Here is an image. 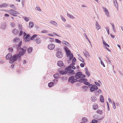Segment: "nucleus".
<instances>
[{
  "label": "nucleus",
  "instance_id": "nucleus-1",
  "mask_svg": "<svg viewBox=\"0 0 123 123\" xmlns=\"http://www.w3.org/2000/svg\"><path fill=\"white\" fill-rule=\"evenodd\" d=\"M26 47H23V48L21 47L19 48L20 51L19 54H15L13 55L10 59L9 61V62L10 63H13L14 62L16 61L18 59H19L21 57V55H23L25 53L26 50Z\"/></svg>",
  "mask_w": 123,
  "mask_h": 123
},
{
  "label": "nucleus",
  "instance_id": "nucleus-2",
  "mask_svg": "<svg viewBox=\"0 0 123 123\" xmlns=\"http://www.w3.org/2000/svg\"><path fill=\"white\" fill-rule=\"evenodd\" d=\"M89 88H90V91L92 92L94 91L95 90H97L98 89V87L95 85H93L92 84H91L90 86H89Z\"/></svg>",
  "mask_w": 123,
  "mask_h": 123
},
{
  "label": "nucleus",
  "instance_id": "nucleus-3",
  "mask_svg": "<svg viewBox=\"0 0 123 123\" xmlns=\"http://www.w3.org/2000/svg\"><path fill=\"white\" fill-rule=\"evenodd\" d=\"M82 74V73L80 72L77 73L76 75H75V77L76 78L79 79L81 78V76Z\"/></svg>",
  "mask_w": 123,
  "mask_h": 123
},
{
  "label": "nucleus",
  "instance_id": "nucleus-4",
  "mask_svg": "<svg viewBox=\"0 0 123 123\" xmlns=\"http://www.w3.org/2000/svg\"><path fill=\"white\" fill-rule=\"evenodd\" d=\"M56 56L58 58H61L63 57L62 53L60 51H58L56 54Z\"/></svg>",
  "mask_w": 123,
  "mask_h": 123
},
{
  "label": "nucleus",
  "instance_id": "nucleus-5",
  "mask_svg": "<svg viewBox=\"0 0 123 123\" xmlns=\"http://www.w3.org/2000/svg\"><path fill=\"white\" fill-rule=\"evenodd\" d=\"M55 47V45L53 44H50L48 46V49L50 50H52L54 49Z\"/></svg>",
  "mask_w": 123,
  "mask_h": 123
},
{
  "label": "nucleus",
  "instance_id": "nucleus-6",
  "mask_svg": "<svg viewBox=\"0 0 123 123\" xmlns=\"http://www.w3.org/2000/svg\"><path fill=\"white\" fill-rule=\"evenodd\" d=\"M31 36H30L29 34H27L25 37V42H27L31 40Z\"/></svg>",
  "mask_w": 123,
  "mask_h": 123
},
{
  "label": "nucleus",
  "instance_id": "nucleus-7",
  "mask_svg": "<svg viewBox=\"0 0 123 123\" xmlns=\"http://www.w3.org/2000/svg\"><path fill=\"white\" fill-rule=\"evenodd\" d=\"M19 41L20 39H19V38L18 37L14 38L13 40V42L16 43H17Z\"/></svg>",
  "mask_w": 123,
  "mask_h": 123
},
{
  "label": "nucleus",
  "instance_id": "nucleus-8",
  "mask_svg": "<svg viewBox=\"0 0 123 123\" xmlns=\"http://www.w3.org/2000/svg\"><path fill=\"white\" fill-rule=\"evenodd\" d=\"M12 54L11 53H9L7 54L6 56V58L7 59H10L12 57Z\"/></svg>",
  "mask_w": 123,
  "mask_h": 123
},
{
  "label": "nucleus",
  "instance_id": "nucleus-9",
  "mask_svg": "<svg viewBox=\"0 0 123 123\" xmlns=\"http://www.w3.org/2000/svg\"><path fill=\"white\" fill-rule=\"evenodd\" d=\"M9 12L11 14H18V12L13 10H10Z\"/></svg>",
  "mask_w": 123,
  "mask_h": 123
},
{
  "label": "nucleus",
  "instance_id": "nucleus-10",
  "mask_svg": "<svg viewBox=\"0 0 123 123\" xmlns=\"http://www.w3.org/2000/svg\"><path fill=\"white\" fill-rule=\"evenodd\" d=\"M57 65L61 67L63 65V64L62 61H59L58 62Z\"/></svg>",
  "mask_w": 123,
  "mask_h": 123
},
{
  "label": "nucleus",
  "instance_id": "nucleus-11",
  "mask_svg": "<svg viewBox=\"0 0 123 123\" xmlns=\"http://www.w3.org/2000/svg\"><path fill=\"white\" fill-rule=\"evenodd\" d=\"M59 75V74H54L53 75L54 78L55 79H58L60 78V76Z\"/></svg>",
  "mask_w": 123,
  "mask_h": 123
},
{
  "label": "nucleus",
  "instance_id": "nucleus-12",
  "mask_svg": "<svg viewBox=\"0 0 123 123\" xmlns=\"http://www.w3.org/2000/svg\"><path fill=\"white\" fill-rule=\"evenodd\" d=\"M60 73L62 75H63L67 73V72L65 70H61L60 71Z\"/></svg>",
  "mask_w": 123,
  "mask_h": 123
},
{
  "label": "nucleus",
  "instance_id": "nucleus-13",
  "mask_svg": "<svg viewBox=\"0 0 123 123\" xmlns=\"http://www.w3.org/2000/svg\"><path fill=\"white\" fill-rule=\"evenodd\" d=\"M41 42V40L39 38H37L35 40V42L38 44L40 43Z\"/></svg>",
  "mask_w": 123,
  "mask_h": 123
},
{
  "label": "nucleus",
  "instance_id": "nucleus-14",
  "mask_svg": "<svg viewBox=\"0 0 123 123\" xmlns=\"http://www.w3.org/2000/svg\"><path fill=\"white\" fill-rule=\"evenodd\" d=\"M8 6V5L6 3H3L1 4L0 5V8L2 7H6Z\"/></svg>",
  "mask_w": 123,
  "mask_h": 123
},
{
  "label": "nucleus",
  "instance_id": "nucleus-15",
  "mask_svg": "<svg viewBox=\"0 0 123 123\" xmlns=\"http://www.w3.org/2000/svg\"><path fill=\"white\" fill-rule=\"evenodd\" d=\"M22 41H21L19 43L18 45L17 44L16 45V46L17 47V49L18 48L21 46L22 44Z\"/></svg>",
  "mask_w": 123,
  "mask_h": 123
},
{
  "label": "nucleus",
  "instance_id": "nucleus-16",
  "mask_svg": "<svg viewBox=\"0 0 123 123\" xmlns=\"http://www.w3.org/2000/svg\"><path fill=\"white\" fill-rule=\"evenodd\" d=\"M12 32L15 35L17 34L18 33V31L16 29L13 30Z\"/></svg>",
  "mask_w": 123,
  "mask_h": 123
},
{
  "label": "nucleus",
  "instance_id": "nucleus-17",
  "mask_svg": "<svg viewBox=\"0 0 123 123\" xmlns=\"http://www.w3.org/2000/svg\"><path fill=\"white\" fill-rule=\"evenodd\" d=\"M96 29L97 30H98L100 28V27L99 25H98V23L97 22H96Z\"/></svg>",
  "mask_w": 123,
  "mask_h": 123
},
{
  "label": "nucleus",
  "instance_id": "nucleus-18",
  "mask_svg": "<svg viewBox=\"0 0 123 123\" xmlns=\"http://www.w3.org/2000/svg\"><path fill=\"white\" fill-rule=\"evenodd\" d=\"M72 64H70L69 66L65 68V70H69V69H71L72 68Z\"/></svg>",
  "mask_w": 123,
  "mask_h": 123
},
{
  "label": "nucleus",
  "instance_id": "nucleus-19",
  "mask_svg": "<svg viewBox=\"0 0 123 123\" xmlns=\"http://www.w3.org/2000/svg\"><path fill=\"white\" fill-rule=\"evenodd\" d=\"M100 100L101 102L103 103L104 102V98L102 95H100Z\"/></svg>",
  "mask_w": 123,
  "mask_h": 123
},
{
  "label": "nucleus",
  "instance_id": "nucleus-20",
  "mask_svg": "<svg viewBox=\"0 0 123 123\" xmlns=\"http://www.w3.org/2000/svg\"><path fill=\"white\" fill-rule=\"evenodd\" d=\"M54 83L53 82H51L48 84V86L49 87H51L54 85Z\"/></svg>",
  "mask_w": 123,
  "mask_h": 123
},
{
  "label": "nucleus",
  "instance_id": "nucleus-21",
  "mask_svg": "<svg viewBox=\"0 0 123 123\" xmlns=\"http://www.w3.org/2000/svg\"><path fill=\"white\" fill-rule=\"evenodd\" d=\"M37 36V35L36 34L33 35L30 38L31 40H33Z\"/></svg>",
  "mask_w": 123,
  "mask_h": 123
},
{
  "label": "nucleus",
  "instance_id": "nucleus-22",
  "mask_svg": "<svg viewBox=\"0 0 123 123\" xmlns=\"http://www.w3.org/2000/svg\"><path fill=\"white\" fill-rule=\"evenodd\" d=\"M113 2L115 6L116 7H117V6L118 7V4L116 0H113Z\"/></svg>",
  "mask_w": 123,
  "mask_h": 123
},
{
  "label": "nucleus",
  "instance_id": "nucleus-23",
  "mask_svg": "<svg viewBox=\"0 0 123 123\" xmlns=\"http://www.w3.org/2000/svg\"><path fill=\"white\" fill-rule=\"evenodd\" d=\"M71 53V51L70 50H68V51L66 52V54L67 55V57H69V55Z\"/></svg>",
  "mask_w": 123,
  "mask_h": 123
},
{
  "label": "nucleus",
  "instance_id": "nucleus-24",
  "mask_svg": "<svg viewBox=\"0 0 123 123\" xmlns=\"http://www.w3.org/2000/svg\"><path fill=\"white\" fill-rule=\"evenodd\" d=\"M73 59L72 60V62L73 64L74 65L75 63L74 62H75L76 60L75 57H73Z\"/></svg>",
  "mask_w": 123,
  "mask_h": 123
},
{
  "label": "nucleus",
  "instance_id": "nucleus-25",
  "mask_svg": "<svg viewBox=\"0 0 123 123\" xmlns=\"http://www.w3.org/2000/svg\"><path fill=\"white\" fill-rule=\"evenodd\" d=\"M98 106L97 105H93V109L95 110H96L98 109Z\"/></svg>",
  "mask_w": 123,
  "mask_h": 123
},
{
  "label": "nucleus",
  "instance_id": "nucleus-26",
  "mask_svg": "<svg viewBox=\"0 0 123 123\" xmlns=\"http://www.w3.org/2000/svg\"><path fill=\"white\" fill-rule=\"evenodd\" d=\"M111 24L112 26V29H113V31L114 32H115L116 31V29L115 28V26L114 25V24H113V23H111Z\"/></svg>",
  "mask_w": 123,
  "mask_h": 123
},
{
  "label": "nucleus",
  "instance_id": "nucleus-27",
  "mask_svg": "<svg viewBox=\"0 0 123 123\" xmlns=\"http://www.w3.org/2000/svg\"><path fill=\"white\" fill-rule=\"evenodd\" d=\"M34 26V25L33 23L32 22H30L29 23V27L30 28Z\"/></svg>",
  "mask_w": 123,
  "mask_h": 123
},
{
  "label": "nucleus",
  "instance_id": "nucleus-28",
  "mask_svg": "<svg viewBox=\"0 0 123 123\" xmlns=\"http://www.w3.org/2000/svg\"><path fill=\"white\" fill-rule=\"evenodd\" d=\"M74 78V76H70L68 79V81L70 82V80H73Z\"/></svg>",
  "mask_w": 123,
  "mask_h": 123
},
{
  "label": "nucleus",
  "instance_id": "nucleus-29",
  "mask_svg": "<svg viewBox=\"0 0 123 123\" xmlns=\"http://www.w3.org/2000/svg\"><path fill=\"white\" fill-rule=\"evenodd\" d=\"M79 59L80 61H81L82 62H84V60L81 57H79L78 58Z\"/></svg>",
  "mask_w": 123,
  "mask_h": 123
},
{
  "label": "nucleus",
  "instance_id": "nucleus-30",
  "mask_svg": "<svg viewBox=\"0 0 123 123\" xmlns=\"http://www.w3.org/2000/svg\"><path fill=\"white\" fill-rule=\"evenodd\" d=\"M49 23L55 26L57 25V23L53 21H50Z\"/></svg>",
  "mask_w": 123,
  "mask_h": 123
},
{
  "label": "nucleus",
  "instance_id": "nucleus-31",
  "mask_svg": "<svg viewBox=\"0 0 123 123\" xmlns=\"http://www.w3.org/2000/svg\"><path fill=\"white\" fill-rule=\"evenodd\" d=\"M67 72V73H72L74 72V70L71 69L66 70Z\"/></svg>",
  "mask_w": 123,
  "mask_h": 123
},
{
  "label": "nucleus",
  "instance_id": "nucleus-32",
  "mask_svg": "<svg viewBox=\"0 0 123 123\" xmlns=\"http://www.w3.org/2000/svg\"><path fill=\"white\" fill-rule=\"evenodd\" d=\"M67 16L68 17L70 18H73L74 17H73L72 15L70 14H69L67 13Z\"/></svg>",
  "mask_w": 123,
  "mask_h": 123
},
{
  "label": "nucleus",
  "instance_id": "nucleus-33",
  "mask_svg": "<svg viewBox=\"0 0 123 123\" xmlns=\"http://www.w3.org/2000/svg\"><path fill=\"white\" fill-rule=\"evenodd\" d=\"M62 43H64L67 46H68L69 45V43L68 42L65 41H63Z\"/></svg>",
  "mask_w": 123,
  "mask_h": 123
},
{
  "label": "nucleus",
  "instance_id": "nucleus-34",
  "mask_svg": "<svg viewBox=\"0 0 123 123\" xmlns=\"http://www.w3.org/2000/svg\"><path fill=\"white\" fill-rule=\"evenodd\" d=\"M84 84L88 86H90L91 85L89 82H84Z\"/></svg>",
  "mask_w": 123,
  "mask_h": 123
},
{
  "label": "nucleus",
  "instance_id": "nucleus-35",
  "mask_svg": "<svg viewBox=\"0 0 123 123\" xmlns=\"http://www.w3.org/2000/svg\"><path fill=\"white\" fill-rule=\"evenodd\" d=\"M55 42H56L57 43H58L60 44L61 43V41L58 39H55Z\"/></svg>",
  "mask_w": 123,
  "mask_h": 123
},
{
  "label": "nucleus",
  "instance_id": "nucleus-36",
  "mask_svg": "<svg viewBox=\"0 0 123 123\" xmlns=\"http://www.w3.org/2000/svg\"><path fill=\"white\" fill-rule=\"evenodd\" d=\"M98 122V121L96 120L93 119L92 121V123H97Z\"/></svg>",
  "mask_w": 123,
  "mask_h": 123
},
{
  "label": "nucleus",
  "instance_id": "nucleus-37",
  "mask_svg": "<svg viewBox=\"0 0 123 123\" xmlns=\"http://www.w3.org/2000/svg\"><path fill=\"white\" fill-rule=\"evenodd\" d=\"M80 78V80H81V82H82L84 81H87L84 78Z\"/></svg>",
  "mask_w": 123,
  "mask_h": 123
},
{
  "label": "nucleus",
  "instance_id": "nucleus-38",
  "mask_svg": "<svg viewBox=\"0 0 123 123\" xmlns=\"http://www.w3.org/2000/svg\"><path fill=\"white\" fill-rule=\"evenodd\" d=\"M82 120L84 123L86 122L87 121V120L85 117H83Z\"/></svg>",
  "mask_w": 123,
  "mask_h": 123
},
{
  "label": "nucleus",
  "instance_id": "nucleus-39",
  "mask_svg": "<svg viewBox=\"0 0 123 123\" xmlns=\"http://www.w3.org/2000/svg\"><path fill=\"white\" fill-rule=\"evenodd\" d=\"M97 112L99 114H101L102 113V111L100 110H98L97 111Z\"/></svg>",
  "mask_w": 123,
  "mask_h": 123
},
{
  "label": "nucleus",
  "instance_id": "nucleus-40",
  "mask_svg": "<svg viewBox=\"0 0 123 123\" xmlns=\"http://www.w3.org/2000/svg\"><path fill=\"white\" fill-rule=\"evenodd\" d=\"M105 12L106 14L107 15V16H108L109 14V13L107 9L105 8Z\"/></svg>",
  "mask_w": 123,
  "mask_h": 123
},
{
  "label": "nucleus",
  "instance_id": "nucleus-41",
  "mask_svg": "<svg viewBox=\"0 0 123 123\" xmlns=\"http://www.w3.org/2000/svg\"><path fill=\"white\" fill-rule=\"evenodd\" d=\"M32 50V48H29L27 50L28 52H31Z\"/></svg>",
  "mask_w": 123,
  "mask_h": 123
},
{
  "label": "nucleus",
  "instance_id": "nucleus-42",
  "mask_svg": "<svg viewBox=\"0 0 123 123\" xmlns=\"http://www.w3.org/2000/svg\"><path fill=\"white\" fill-rule=\"evenodd\" d=\"M23 31H22V30H21L19 32V36H21L23 34Z\"/></svg>",
  "mask_w": 123,
  "mask_h": 123
},
{
  "label": "nucleus",
  "instance_id": "nucleus-43",
  "mask_svg": "<svg viewBox=\"0 0 123 123\" xmlns=\"http://www.w3.org/2000/svg\"><path fill=\"white\" fill-rule=\"evenodd\" d=\"M113 108L114 109H115L116 108L115 104V102L113 101Z\"/></svg>",
  "mask_w": 123,
  "mask_h": 123
},
{
  "label": "nucleus",
  "instance_id": "nucleus-44",
  "mask_svg": "<svg viewBox=\"0 0 123 123\" xmlns=\"http://www.w3.org/2000/svg\"><path fill=\"white\" fill-rule=\"evenodd\" d=\"M65 50L66 51V52L68 51V50H69V49L67 47H64Z\"/></svg>",
  "mask_w": 123,
  "mask_h": 123
},
{
  "label": "nucleus",
  "instance_id": "nucleus-45",
  "mask_svg": "<svg viewBox=\"0 0 123 123\" xmlns=\"http://www.w3.org/2000/svg\"><path fill=\"white\" fill-rule=\"evenodd\" d=\"M8 50L11 52H12L13 51V49L11 48H8Z\"/></svg>",
  "mask_w": 123,
  "mask_h": 123
},
{
  "label": "nucleus",
  "instance_id": "nucleus-46",
  "mask_svg": "<svg viewBox=\"0 0 123 123\" xmlns=\"http://www.w3.org/2000/svg\"><path fill=\"white\" fill-rule=\"evenodd\" d=\"M83 89H87L88 88V86H83L82 87Z\"/></svg>",
  "mask_w": 123,
  "mask_h": 123
},
{
  "label": "nucleus",
  "instance_id": "nucleus-47",
  "mask_svg": "<svg viewBox=\"0 0 123 123\" xmlns=\"http://www.w3.org/2000/svg\"><path fill=\"white\" fill-rule=\"evenodd\" d=\"M24 19L27 22L29 20V19L26 17H24Z\"/></svg>",
  "mask_w": 123,
  "mask_h": 123
},
{
  "label": "nucleus",
  "instance_id": "nucleus-48",
  "mask_svg": "<svg viewBox=\"0 0 123 123\" xmlns=\"http://www.w3.org/2000/svg\"><path fill=\"white\" fill-rule=\"evenodd\" d=\"M100 63L101 65H102V66L104 67H105V65L104 64L103 62L102 61H101Z\"/></svg>",
  "mask_w": 123,
  "mask_h": 123
},
{
  "label": "nucleus",
  "instance_id": "nucleus-49",
  "mask_svg": "<svg viewBox=\"0 0 123 123\" xmlns=\"http://www.w3.org/2000/svg\"><path fill=\"white\" fill-rule=\"evenodd\" d=\"M47 32V31L46 30H45L42 31V32L43 33H46Z\"/></svg>",
  "mask_w": 123,
  "mask_h": 123
},
{
  "label": "nucleus",
  "instance_id": "nucleus-50",
  "mask_svg": "<svg viewBox=\"0 0 123 123\" xmlns=\"http://www.w3.org/2000/svg\"><path fill=\"white\" fill-rule=\"evenodd\" d=\"M86 74L88 75V77H89L90 75L89 72H86Z\"/></svg>",
  "mask_w": 123,
  "mask_h": 123
},
{
  "label": "nucleus",
  "instance_id": "nucleus-51",
  "mask_svg": "<svg viewBox=\"0 0 123 123\" xmlns=\"http://www.w3.org/2000/svg\"><path fill=\"white\" fill-rule=\"evenodd\" d=\"M95 83L97 86H100V84L97 82H95Z\"/></svg>",
  "mask_w": 123,
  "mask_h": 123
},
{
  "label": "nucleus",
  "instance_id": "nucleus-52",
  "mask_svg": "<svg viewBox=\"0 0 123 123\" xmlns=\"http://www.w3.org/2000/svg\"><path fill=\"white\" fill-rule=\"evenodd\" d=\"M11 26L13 27H14L15 26V24L13 23H12L11 24Z\"/></svg>",
  "mask_w": 123,
  "mask_h": 123
},
{
  "label": "nucleus",
  "instance_id": "nucleus-53",
  "mask_svg": "<svg viewBox=\"0 0 123 123\" xmlns=\"http://www.w3.org/2000/svg\"><path fill=\"white\" fill-rule=\"evenodd\" d=\"M35 9L36 10H37L38 11H40L41 9L38 7H36L35 8Z\"/></svg>",
  "mask_w": 123,
  "mask_h": 123
},
{
  "label": "nucleus",
  "instance_id": "nucleus-54",
  "mask_svg": "<svg viewBox=\"0 0 123 123\" xmlns=\"http://www.w3.org/2000/svg\"><path fill=\"white\" fill-rule=\"evenodd\" d=\"M18 27H19V29L20 30H22L21 29H22V26L21 25H20V24H19L18 25Z\"/></svg>",
  "mask_w": 123,
  "mask_h": 123
},
{
  "label": "nucleus",
  "instance_id": "nucleus-55",
  "mask_svg": "<svg viewBox=\"0 0 123 123\" xmlns=\"http://www.w3.org/2000/svg\"><path fill=\"white\" fill-rule=\"evenodd\" d=\"M70 57H73V55L72 53H71L69 55Z\"/></svg>",
  "mask_w": 123,
  "mask_h": 123
},
{
  "label": "nucleus",
  "instance_id": "nucleus-56",
  "mask_svg": "<svg viewBox=\"0 0 123 123\" xmlns=\"http://www.w3.org/2000/svg\"><path fill=\"white\" fill-rule=\"evenodd\" d=\"M10 6L13 8L14 7V5H10Z\"/></svg>",
  "mask_w": 123,
  "mask_h": 123
},
{
  "label": "nucleus",
  "instance_id": "nucleus-57",
  "mask_svg": "<svg viewBox=\"0 0 123 123\" xmlns=\"http://www.w3.org/2000/svg\"><path fill=\"white\" fill-rule=\"evenodd\" d=\"M80 66L81 67H84V65L83 63H81L80 64Z\"/></svg>",
  "mask_w": 123,
  "mask_h": 123
},
{
  "label": "nucleus",
  "instance_id": "nucleus-58",
  "mask_svg": "<svg viewBox=\"0 0 123 123\" xmlns=\"http://www.w3.org/2000/svg\"><path fill=\"white\" fill-rule=\"evenodd\" d=\"M69 82H70L72 84H73L75 82L73 80H70V81Z\"/></svg>",
  "mask_w": 123,
  "mask_h": 123
},
{
  "label": "nucleus",
  "instance_id": "nucleus-59",
  "mask_svg": "<svg viewBox=\"0 0 123 123\" xmlns=\"http://www.w3.org/2000/svg\"><path fill=\"white\" fill-rule=\"evenodd\" d=\"M106 28V30L107 31L108 33V34H109V30L107 28Z\"/></svg>",
  "mask_w": 123,
  "mask_h": 123
},
{
  "label": "nucleus",
  "instance_id": "nucleus-60",
  "mask_svg": "<svg viewBox=\"0 0 123 123\" xmlns=\"http://www.w3.org/2000/svg\"><path fill=\"white\" fill-rule=\"evenodd\" d=\"M55 50L56 51H59V49L58 48H55Z\"/></svg>",
  "mask_w": 123,
  "mask_h": 123
},
{
  "label": "nucleus",
  "instance_id": "nucleus-61",
  "mask_svg": "<svg viewBox=\"0 0 123 123\" xmlns=\"http://www.w3.org/2000/svg\"><path fill=\"white\" fill-rule=\"evenodd\" d=\"M61 19H62V20L64 22H65L66 21V20L64 19L63 18H62V17H61Z\"/></svg>",
  "mask_w": 123,
  "mask_h": 123
},
{
  "label": "nucleus",
  "instance_id": "nucleus-62",
  "mask_svg": "<svg viewBox=\"0 0 123 123\" xmlns=\"http://www.w3.org/2000/svg\"><path fill=\"white\" fill-rule=\"evenodd\" d=\"M65 27H70L71 26L69 25H65Z\"/></svg>",
  "mask_w": 123,
  "mask_h": 123
},
{
  "label": "nucleus",
  "instance_id": "nucleus-63",
  "mask_svg": "<svg viewBox=\"0 0 123 123\" xmlns=\"http://www.w3.org/2000/svg\"><path fill=\"white\" fill-rule=\"evenodd\" d=\"M103 43L105 46V45L107 43L104 40H103Z\"/></svg>",
  "mask_w": 123,
  "mask_h": 123
},
{
  "label": "nucleus",
  "instance_id": "nucleus-64",
  "mask_svg": "<svg viewBox=\"0 0 123 123\" xmlns=\"http://www.w3.org/2000/svg\"><path fill=\"white\" fill-rule=\"evenodd\" d=\"M108 100L109 101V102L110 103H112V101L111 100V99L110 98H109L108 99Z\"/></svg>",
  "mask_w": 123,
  "mask_h": 123
}]
</instances>
